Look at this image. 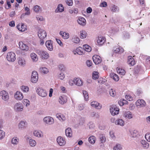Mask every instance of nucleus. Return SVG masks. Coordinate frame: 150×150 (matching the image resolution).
Listing matches in <instances>:
<instances>
[{
  "instance_id": "obj_59",
  "label": "nucleus",
  "mask_w": 150,
  "mask_h": 150,
  "mask_svg": "<svg viewBox=\"0 0 150 150\" xmlns=\"http://www.w3.org/2000/svg\"><path fill=\"white\" fill-rule=\"evenodd\" d=\"M36 18L38 21H42L44 20V18L42 16H36Z\"/></svg>"
},
{
  "instance_id": "obj_11",
  "label": "nucleus",
  "mask_w": 150,
  "mask_h": 150,
  "mask_svg": "<svg viewBox=\"0 0 150 150\" xmlns=\"http://www.w3.org/2000/svg\"><path fill=\"white\" fill-rule=\"evenodd\" d=\"M110 111L112 115H115L119 113V109L118 108L113 106L110 108Z\"/></svg>"
},
{
  "instance_id": "obj_13",
  "label": "nucleus",
  "mask_w": 150,
  "mask_h": 150,
  "mask_svg": "<svg viewBox=\"0 0 150 150\" xmlns=\"http://www.w3.org/2000/svg\"><path fill=\"white\" fill-rule=\"evenodd\" d=\"M145 102L143 100H138L136 103V105L138 107H144L145 106Z\"/></svg>"
},
{
  "instance_id": "obj_53",
  "label": "nucleus",
  "mask_w": 150,
  "mask_h": 150,
  "mask_svg": "<svg viewBox=\"0 0 150 150\" xmlns=\"http://www.w3.org/2000/svg\"><path fill=\"white\" fill-rule=\"evenodd\" d=\"M126 98L129 101H132L133 100L132 97L130 95H126L125 96Z\"/></svg>"
},
{
  "instance_id": "obj_3",
  "label": "nucleus",
  "mask_w": 150,
  "mask_h": 150,
  "mask_svg": "<svg viewBox=\"0 0 150 150\" xmlns=\"http://www.w3.org/2000/svg\"><path fill=\"white\" fill-rule=\"evenodd\" d=\"M6 58L8 61L13 62L16 59V55L13 52H9L7 53Z\"/></svg>"
},
{
  "instance_id": "obj_15",
  "label": "nucleus",
  "mask_w": 150,
  "mask_h": 150,
  "mask_svg": "<svg viewBox=\"0 0 150 150\" xmlns=\"http://www.w3.org/2000/svg\"><path fill=\"white\" fill-rule=\"evenodd\" d=\"M14 109L16 111H21L23 110V107L20 103L16 104L14 107Z\"/></svg>"
},
{
  "instance_id": "obj_40",
  "label": "nucleus",
  "mask_w": 150,
  "mask_h": 150,
  "mask_svg": "<svg viewBox=\"0 0 150 150\" xmlns=\"http://www.w3.org/2000/svg\"><path fill=\"white\" fill-rule=\"evenodd\" d=\"M22 91L24 92H27L29 90V87L26 86H22L21 87Z\"/></svg>"
},
{
  "instance_id": "obj_5",
  "label": "nucleus",
  "mask_w": 150,
  "mask_h": 150,
  "mask_svg": "<svg viewBox=\"0 0 150 150\" xmlns=\"http://www.w3.org/2000/svg\"><path fill=\"white\" fill-rule=\"evenodd\" d=\"M38 79V74L36 71H33L32 73L31 79V81L33 83H36Z\"/></svg>"
},
{
  "instance_id": "obj_1",
  "label": "nucleus",
  "mask_w": 150,
  "mask_h": 150,
  "mask_svg": "<svg viewBox=\"0 0 150 150\" xmlns=\"http://www.w3.org/2000/svg\"><path fill=\"white\" fill-rule=\"evenodd\" d=\"M38 36L40 39V45H43L45 42L44 40L47 36L46 32L42 29H40L38 32Z\"/></svg>"
},
{
  "instance_id": "obj_56",
  "label": "nucleus",
  "mask_w": 150,
  "mask_h": 150,
  "mask_svg": "<svg viewBox=\"0 0 150 150\" xmlns=\"http://www.w3.org/2000/svg\"><path fill=\"white\" fill-rule=\"evenodd\" d=\"M59 69L62 71H64L65 70L66 68L64 66L63 64H60L59 66Z\"/></svg>"
},
{
  "instance_id": "obj_23",
  "label": "nucleus",
  "mask_w": 150,
  "mask_h": 150,
  "mask_svg": "<svg viewBox=\"0 0 150 150\" xmlns=\"http://www.w3.org/2000/svg\"><path fill=\"white\" fill-rule=\"evenodd\" d=\"M77 22L79 25L82 26H84L86 24V20L83 17H79L77 20Z\"/></svg>"
},
{
  "instance_id": "obj_54",
  "label": "nucleus",
  "mask_w": 150,
  "mask_h": 150,
  "mask_svg": "<svg viewBox=\"0 0 150 150\" xmlns=\"http://www.w3.org/2000/svg\"><path fill=\"white\" fill-rule=\"evenodd\" d=\"M23 103L25 105V104L27 106L30 105V101L27 99H24Z\"/></svg>"
},
{
  "instance_id": "obj_64",
  "label": "nucleus",
  "mask_w": 150,
  "mask_h": 150,
  "mask_svg": "<svg viewBox=\"0 0 150 150\" xmlns=\"http://www.w3.org/2000/svg\"><path fill=\"white\" fill-rule=\"evenodd\" d=\"M86 63L87 65L89 67L91 66L92 65V62L90 60L87 61Z\"/></svg>"
},
{
  "instance_id": "obj_20",
  "label": "nucleus",
  "mask_w": 150,
  "mask_h": 150,
  "mask_svg": "<svg viewBox=\"0 0 150 150\" xmlns=\"http://www.w3.org/2000/svg\"><path fill=\"white\" fill-rule=\"evenodd\" d=\"M59 103L61 104H63L65 103L67 101V98L66 97L63 95L60 96L59 98Z\"/></svg>"
},
{
  "instance_id": "obj_32",
  "label": "nucleus",
  "mask_w": 150,
  "mask_h": 150,
  "mask_svg": "<svg viewBox=\"0 0 150 150\" xmlns=\"http://www.w3.org/2000/svg\"><path fill=\"white\" fill-rule=\"evenodd\" d=\"M116 70L117 73L121 75H124L126 73L124 69H120L118 67L117 68Z\"/></svg>"
},
{
  "instance_id": "obj_35",
  "label": "nucleus",
  "mask_w": 150,
  "mask_h": 150,
  "mask_svg": "<svg viewBox=\"0 0 150 150\" xmlns=\"http://www.w3.org/2000/svg\"><path fill=\"white\" fill-rule=\"evenodd\" d=\"M87 35V33L84 30H82L80 31V37L81 39L85 38Z\"/></svg>"
},
{
  "instance_id": "obj_55",
  "label": "nucleus",
  "mask_w": 150,
  "mask_h": 150,
  "mask_svg": "<svg viewBox=\"0 0 150 150\" xmlns=\"http://www.w3.org/2000/svg\"><path fill=\"white\" fill-rule=\"evenodd\" d=\"M145 138L149 142H150V133H146L145 135Z\"/></svg>"
},
{
  "instance_id": "obj_28",
  "label": "nucleus",
  "mask_w": 150,
  "mask_h": 150,
  "mask_svg": "<svg viewBox=\"0 0 150 150\" xmlns=\"http://www.w3.org/2000/svg\"><path fill=\"white\" fill-rule=\"evenodd\" d=\"M83 49L81 47H79L76 49L75 51H74L73 52L74 53V54H76V53H74L75 52L77 54L79 55H82L83 54Z\"/></svg>"
},
{
  "instance_id": "obj_7",
  "label": "nucleus",
  "mask_w": 150,
  "mask_h": 150,
  "mask_svg": "<svg viewBox=\"0 0 150 150\" xmlns=\"http://www.w3.org/2000/svg\"><path fill=\"white\" fill-rule=\"evenodd\" d=\"M16 28L20 31L24 32L27 30V26L23 23H19L17 26Z\"/></svg>"
},
{
  "instance_id": "obj_51",
  "label": "nucleus",
  "mask_w": 150,
  "mask_h": 150,
  "mask_svg": "<svg viewBox=\"0 0 150 150\" xmlns=\"http://www.w3.org/2000/svg\"><path fill=\"white\" fill-rule=\"evenodd\" d=\"M100 139L102 143L105 142L106 141V138L103 135H100Z\"/></svg>"
},
{
  "instance_id": "obj_22",
  "label": "nucleus",
  "mask_w": 150,
  "mask_h": 150,
  "mask_svg": "<svg viewBox=\"0 0 150 150\" xmlns=\"http://www.w3.org/2000/svg\"><path fill=\"white\" fill-rule=\"evenodd\" d=\"M83 82L80 78H75V84L78 86H81L83 85Z\"/></svg>"
},
{
  "instance_id": "obj_46",
  "label": "nucleus",
  "mask_w": 150,
  "mask_h": 150,
  "mask_svg": "<svg viewBox=\"0 0 150 150\" xmlns=\"http://www.w3.org/2000/svg\"><path fill=\"white\" fill-rule=\"evenodd\" d=\"M122 148L121 145L119 144H117L113 148L114 150H120Z\"/></svg>"
},
{
  "instance_id": "obj_10",
  "label": "nucleus",
  "mask_w": 150,
  "mask_h": 150,
  "mask_svg": "<svg viewBox=\"0 0 150 150\" xmlns=\"http://www.w3.org/2000/svg\"><path fill=\"white\" fill-rule=\"evenodd\" d=\"M93 61L96 64H98L102 61V59L99 55H94L93 57Z\"/></svg>"
},
{
  "instance_id": "obj_31",
  "label": "nucleus",
  "mask_w": 150,
  "mask_h": 150,
  "mask_svg": "<svg viewBox=\"0 0 150 150\" xmlns=\"http://www.w3.org/2000/svg\"><path fill=\"white\" fill-rule=\"evenodd\" d=\"M116 125H119L121 126H123L125 124L124 121L122 119H119L117 120L115 122Z\"/></svg>"
},
{
  "instance_id": "obj_29",
  "label": "nucleus",
  "mask_w": 150,
  "mask_h": 150,
  "mask_svg": "<svg viewBox=\"0 0 150 150\" xmlns=\"http://www.w3.org/2000/svg\"><path fill=\"white\" fill-rule=\"evenodd\" d=\"M141 143L142 147L145 149H146L149 147V144L145 140H142L141 141Z\"/></svg>"
},
{
  "instance_id": "obj_57",
  "label": "nucleus",
  "mask_w": 150,
  "mask_h": 150,
  "mask_svg": "<svg viewBox=\"0 0 150 150\" xmlns=\"http://www.w3.org/2000/svg\"><path fill=\"white\" fill-rule=\"evenodd\" d=\"M66 2L67 4L69 6H71L73 4V1L72 0H66Z\"/></svg>"
},
{
  "instance_id": "obj_41",
  "label": "nucleus",
  "mask_w": 150,
  "mask_h": 150,
  "mask_svg": "<svg viewBox=\"0 0 150 150\" xmlns=\"http://www.w3.org/2000/svg\"><path fill=\"white\" fill-rule=\"evenodd\" d=\"M83 93L85 100H88L89 98V96L88 93L86 91H83Z\"/></svg>"
},
{
  "instance_id": "obj_38",
  "label": "nucleus",
  "mask_w": 150,
  "mask_h": 150,
  "mask_svg": "<svg viewBox=\"0 0 150 150\" xmlns=\"http://www.w3.org/2000/svg\"><path fill=\"white\" fill-rule=\"evenodd\" d=\"M34 134L35 136L39 137H41L42 136V132L37 130H35L34 132Z\"/></svg>"
},
{
  "instance_id": "obj_21",
  "label": "nucleus",
  "mask_w": 150,
  "mask_h": 150,
  "mask_svg": "<svg viewBox=\"0 0 150 150\" xmlns=\"http://www.w3.org/2000/svg\"><path fill=\"white\" fill-rule=\"evenodd\" d=\"M127 63L128 64L131 66H133L135 64L134 59L131 56H129L128 57Z\"/></svg>"
},
{
  "instance_id": "obj_63",
  "label": "nucleus",
  "mask_w": 150,
  "mask_h": 150,
  "mask_svg": "<svg viewBox=\"0 0 150 150\" xmlns=\"http://www.w3.org/2000/svg\"><path fill=\"white\" fill-rule=\"evenodd\" d=\"M9 25L10 26L14 27L15 26V22L13 21L10 22L9 23Z\"/></svg>"
},
{
  "instance_id": "obj_14",
  "label": "nucleus",
  "mask_w": 150,
  "mask_h": 150,
  "mask_svg": "<svg viewBox=\"0 0 150 150\" xmlns=\"http://www.w3.org/2000/svg\"><path fill=\"white\" fill-rule=\"evenodd\" d=\"M15 98L17 100H21L23 98V94L19 91H17L14 95Z\"/></svg>"
},
{
  "instance_id": "obj_25",
  "label": "nucleus",
  "mask_w": 150,
  "mask_h": 150,
  "mask_svg": "<svg viewBox=\"0 0 150 150\" xmlns=\"http://www.w3.org/2000/svg\"><path fill=\"white\" fill-rule=\"evenodd\" d=\"M110 76L112 79L115 81H117L119 79V78L118 76L114 73H111L110 74Z\"/></svg>"
},
{
  "instance_id": "obj_2",
  "label": "nucleus",
  "mask_w": 150,
  "mask_h": 150,
  "mask_svg": "<svg viewBox=\"0 0 150 150\" xmlns=\"http://www.w3.org/2000/svg\"><path fill=\"white\" fill-rule=\"evenodd\" d=\"M36 53L42 59H46L49 57V54L46 51L38 50L36 51Z\"/></svg>"
},
{
  "instance_id": "obj_18",
  "label": "nucleus",
  "mask_w": 150,
  "mask_h": 150,
  "mask_svg": "<svg viewBox=\"0 0 150 150\" xmlns=\"http://www.w3.org/2000/svg\"><path fill=\"white\" fill-rule=\"evenodd\" d=\"M45 45L49 50L51 51L53 50L52 41H47L45 42Z\"/></svg>"
},
{
  "instance_id": "obj_37",
  "label": "nucleus",
  "mask_w": 150,
  "mask_h": 150,
  "mask_svg": "<svg viewBox=\"0 0 150 150\" xmlns=\"http://www.w3.org/2000/svg\"><path fill=\"white\" fill-rule=\"evenodd\" d=\"M30 57L32 60L34 61H36L38 60L37 55L34 53H32L30 54Z\"/></svg>"
},
{
  "instance_id": "obj_9",
  "label": "nucleus",
  "mask_w": 150,
  "mask_h": 150,
  "mask_svg": "<svg viewBox=\"0 0 150 150\" xmlns=\"http://www.w3.org/2000/svg\"><path fill=\"white\" fill-rule=\"evenodd\" d=\"M37 92L39 96L42 97H46L47 94V92L45 90L40 88L37 89Z\"/></svg>"
},
{
  "instance_id": "obj_8",
  "label": "nucleus",
  "mask_w": 150,
  "mask_h": 150,
  "mask_svg": "<svg viewBox=\"0 0 150 150\" xmlns=\"http://www.w3.org/2000/svg\"><path fill=\"white\" fill-rule=\"evenodd\" d=\"M124 49L120 46L115 47L113 48V52L115 53L121 54L124 52Z\"/></svg>"
},
{
  "instance_id": "obj_52",
  "label": "nucleus",
  "mask_w": 150,
  "mask_h": 150,
  "mask_svg": "<svg viewBox=\"0 0 150 150\" xmlns=\"http://www.w3.org/2000/svg\"><path fill=\"white\" fill-rule=\"evenodd\" d=\"M5 136V132L2 130H0V139H2Z\"/></svg>"
},
{
  "instance_id": "obj_17",
  "label": "nucleus",
  "mask_w": 150,
  "mask_h": 150,
  "mask_svg": "<svg viewBox=\"0 0 150 150\" xmlns=\"http://www.w3.org/2000/svg\"><path fill=\"white\" fill-rule=\"evenodd\" d=\"M57 142L60 146L64 145L66 142L65 139L61 137H58L57 138Z\"/></svg>"
},
{
  "instance_id": "obj_47",
  "label": "nucleus",
  "mask_w": 150,
  "mask_h": 150,
  "mask_svg": "<svg viewBox=\"0 0 150 150\" xmlns=\"http://www.w3.org/2000/svg\"><path fill=\"white\" fill-rule=\"evenodd\" d=\"M109 92L111 96L114 97L116 95V92L115 90H114L113 89H111L110 90Z\"/></svg>"
},
{
  "instance_id": "obj_42",
  "label": "nucleus",
  "mask_w": 150,
  "mask_h": 150,
  "mask_svg": "<svg viewBox=\"0 0 150 150\" xmlns=\"http://www.w3.org/2000/svg\"><path fill=\"white\" fill-rule=\"evenodd\" d=\"M40 72L44 74H46L49 71L48 69L45 67L41 68L40 69Z\"/></svg>"
},
{
  "instance_id": "obj_19",
  "label": "nucleus",
  "mask_w": 150,
  "mask_h": 150,
  "mask_svg": "<svg viewBox=\"0 0 150 150\" xmlns=\"http://www.w3.org/2000/svg\"><path fill=\"white\" fill-rule=\"evenodd\" d=\"M91 105L93 107L95 108L98 109H100L101 107V105L97 101H93L91 103Z\"/></svg>"
},
{
  "instance_id": "obj_24",
  "label": "nucleus",
  "mask_w": 150,
  "mask_h": 150,
  "mask_svg": "<svg viewBox=\"0 0 150 150\" xmlns=\"http://www.w3.org/2000/svg\"><path fill=\"white\" fill-rule=\"evenodd\" d=\"M59 34L64 39H67L69 37V34L63 31H61L60 32Z\"/></svg>"
},
{
  "instance_id": "obj_49",
  "label": "nucleus",
  "mask_w": 150,
  "mask_h": 150,
  "mask_svg": "<svg viewBox=\"0 0 150 150\" xmlns=\"http://www.w3.org/2000/svg\"><path fill=\"white\" fill-rule=\"evenodd\" d=\"M41 8L40 7V6L38 5H36L33 8L34 10L36 12H39L40 11Z\"/></svg>"
},
{
  "instance_id": "obj_39",
  "label": "nucleus",
  "mask_w": 150,
  "mask_h": 150,
  "mask_svg": "<svg viewBox=\"0 0 150 150\" xmlns=\"http://www.w3.org/2000/svg\"><path fill=\"white\" fill-rule=\"evenodd\" d=\"M83 48L87 52H90L91 50V47L87 45H83Z\"/></svg>"
},
{
  "instance_id": "obj_45",
  "label": "nucleus",
  "mask_w": 150,
  "mask_h": 150,
  "mask_svg": "<svg viewBox=\"0 0 150 150\" xmlns=\"http://www.w3.org/2000/svg\"><path fill=\"white\" fill-rule=\"evenodd\" d=\"M18 139L16 137H14L12 139L11 143L13 144H17L18 143Z\"/></svg>"
},
{
  "instance_id": "obj_48",
  "label": "nucleus",
  "mask_w": 150,
  "mask_h": 150,
  "mask_svg": "<svg viewBox=\"0 0 150 150\" xmlns=\"http://www.w3.org/2000/svg\"><path fill=\"white\" fill-rule=\"evenodd\" d=\"M57 8L60 12H62L64 10V7L62 4H59L58 5Z\"/></svg>"
},
{
  "instance_id": "obj_27",
  "label": "nucleus",
  "mask_w": 150,
  "mask_h": 150,
  "mask_svg": "<svg viewBox=\"0 0 150 150\" xmlns=\"http://www.w3.org/2000/svg\"><path fill=\"white\" fill-rule=\"evenodd\" d=\"M65 133L68 137H71L72 135V131L71 128H68L65 130Z\"/></svg>"
},
{
  "instance_id": "obj_61",
  "label": "nucleus",
  "mask_w": 150,
  "mask_h": 150,
  "mask_svg": "<svg viewBox=\"0 0 150 150\" xmlns=\"http://www.w3.org/2000/svg\"><path fill=\"white\" fill-rule=\"evenodd\" d=\"M69 83L70 86H73L75 84V78L73 80H70L69 81Z\"/></svg>"
},
{
  "instance_id": "obj_26",
  "label": "nucleus",
  "mask_w": 150,
  "mask_h": 150,
  "mask_svg": "<svg viewBox=\"0 0 150 150\" xmlns=\"http://www.w3.org/2000/svg\"><path fill=\"white\" fill-rule=\"evenodd\" d=\"M124 117L125 118L130 119L133 117V115L129 111L125 112L124 114Z\"/></svg>"
},
{
  "instance_id": "obj_36",
  "label": "nucleus",
  "mask_w": 150,
  "mask_h": 150,
  "mask_svg": "<svg viewBox=\"0 0 150 150\" xmlns=\"http://www.w3.org/2000/svg\"><path fill=\"white\" fill-rule=\"evenodd\" d=\"M18 63L21 65L23 66L25 64V61L23 59L19 57L18 59Z\"/></svg>"
},
{
  "instance_id": "obj_50",
  "label": "nucleus",
  "mask_w": 150,
  "mask_h": 150,
  "mask_svg": "<svg viewBox=\"0 0 150 150\" xmlns=\"http://www.w3.org/2000/svg\"><path fill=\"white\" fill-rule=\"evenodd\" d=\"M25 125V123L23 121H21L18 125L19 128H22L24 127Z\"/></svg>"
},
{
  "instance_id": "obj_12",
  "label": "nucleus",
  "mask_w": 150,
  "mask_h": 150,
  "mask_svg": "<svg viewBox=\"0 0 150 150\" xmlns=\"http://www.w3.org/2000/svg\"><path fill=\"white\" fill-rule=\"evenodd\" d=\"M43 121L49 125L52 124L54 122L53 118L50 116L45 117L43 119Z\"/></svg>"
},
{
  "instance_id": "obj_62",
  "label": "nucleus",
  "mask_w": 150,
  "mask_h": 150,
  "mask_svg": "<svg viewBox=\"0 0 150 150\" xmlns=\"http://www.w3.org/2000/svg\"><path fill=\"white\" fill-rule=\"evenodd\" d=\"M65 77V75L63 73H61L59 74V78L61 80L63 79Z\"/></svg>"
},
{
  "instance_id": "obj_44",
  "label": "nucleus",
  "mask_w": 150,
  "mask_h": 150,
  "mask_svg": "<svg viewBox=\"0 0 150 150\" xmlns=\"http://www.w3.org/2000/svg\"><path fill=\"white\" fill-rule=\"evenodd\" d=\"M29 144L31 146H34L36 144V142L35 140L30 139L29 141Z\"/></svg>"
},
{
  "instance_id": "obj_43",
  "label": "nucleus",
  "mask_w": 150,
  "mask_h": 150,
  "mask_svg": "<svg viewBox=\"0 0 150 150\" xmlns=\"http://www.w3.org/2000/svg\"><path fill=\"white\" fill-rule=\"evenodd\" d=\"M72 40L74 42L76 43H78L80 41L79 38L76 36L73 37Z\"/></svg>"
},
{
  "instance_id": "obj_34",
  "label": "nucleus",
  "mask_w": 150,
  "mask_h": 150,
  "mask_svg": "<svg viewBox=\"0 0 150 150\" xmlns=\"http://www.w3.org/2000/svg\"><path fill=\"white\" fill-rule=\"evenodd\" d=\"M96 140V138L93 136H91L88 138L89 142L92 144H93L95 143Z\"/></svg>"
},
{
  "instance_id": "obj_4",
  "label": "nucleus",
  "mask_w": 150,
  "mask_h": 150,
  "mask_svg": "<svg viewBox=\"0 0 150 150\" xmlns=\"http://www.w3.org/2000/svg\"><path fill=\"white\" fill-rule=\"evenodd\" d=\"M18 45L19 48L22 50L27 51L29 50V47L25 44L22 41L19 42Z\"/></svg>"
},
{
  "instance_id": "obj_33",
  "label": "nucleus",
  "mask_w": 150,
  "mask_h": 150,
  "mask_svg": "<svg viewBox=\"0 0 150 150\" xmlns=\"http://www.w3.org/2000/svg\"><path fill=\"white\" fill-rule=\"evenodd\" d=\"M99 73L98 71H94L92 73V78L93 79L96 80L99 78Z\"/></svg>"
},
{
  "instance_id": "obj_30",
  "label": "nucleus",
  "mask_w": 150,
  "mask_h": 150,
  "mask_svg": "<svg viewBox=\"0 0 150 150\" xmlns=\"http://www.w3.org/2000/svg\"><path fill=\"white\" fill-rule=\"evenodd\" d=\"M56 116L58 118L60 121H64L66 120V117L63 114H57Z\"/></svg>"
},
{
  "instance_id": "obj_58",
  "label": "nucleus",
  "mask_w": 150,
  "mask_h": 150,
  "mask_svg": "<svg viewBox=\"0 0 150 150\" xmlns=\"http://www.w3.org/2000/svg\"><path fill=\"white\" fill-rule=\"evenodd\" d=\"M138 134V132L136 130H134L133 131V133L132 134V135L133 137H136L137 136Z\"/></svg>"
},
{
  "instance_id": "obj_60",
  "label": "nucleus",
  "mask_w": 150,
  "mask_h": 150,
  "mask_svg": "<svg viewBox=\"0 0 150 150\" xmlns=\"http://www.w3.org/2000/svg\"><path fill=\"white\" fill-rule=\"evenodd\" d=\"M140 5L142 6H145L146 4L145 2V0H139Z\"/></svg>"
},
{
  "instance_id": "obj_6",
  "label": "nucleus",
  "mask_w": 150,
  "mask_h": 150,
  "mask_svg": "<svg viewBox=\"0 0 150 150\" xmlns=\"http://www.w3.org/2000/svg\"><path fill=\"white\" fill-rule=\"evenodd\" d=\"M0 96L4 101H7L9 99L8 94V92L5 91H2L0 92Z\"/></svg>"
},
{
  "instance_id": "obj_16",
  "label": "nucleus",
  "mask_w": 150,
  "mask_h": 150,
  "mask_svg": "<svg viewBox=\"0 0 150 150\" xmlns=\"http://www.w3.org/2000/svg\"><path fill=\"white\" fill-rule=\"evenodd\" d=\"M106 38L103 36H99L97 40V43L99 45H103L105 42Z\"/></svg>"
}]
</instances>
